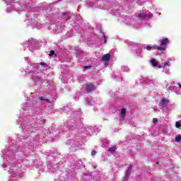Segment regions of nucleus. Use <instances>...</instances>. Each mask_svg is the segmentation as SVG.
<instances>
[{
  "label": "nucleus",
  "instance_id": "obj_22",
  "mask_svg": "<svg viewBox=\"0 0 181 181\" xmlns=\"http://www.w3.org/2000/svg\"><path fill=\"white\" fill-rule=\"evenodd\" d=\"M178 86H179L180 88H181V85H180V83H178Z\"/></svg>",
  "mask_w": 181,
  "mask_h": 181
},
{
  "label": "nucleus",
  "instance_id": "obj_9",
  "mask_svg": "<svg viewBox=\"0 0 181 181\" xmlns=\"http://www.w3.org/2000/svg\"><path fill=\"white\" fill-rule=\"evenodd\" d=\"M146 14L144 13H141L139 14V18L140 19H145V18H146Z\"/></svg>",
  "mask_w": 181,
  "mask_h": 181
},
{
  "label": "nucleus",
  "instance_id": "obj_14",
  "mask_svg": "<svg viewBox=\"0 0 181 181\" xmlns=\"http://www.w3.org/2000/svg\"><path fill=\"white\" fill-rule=\"evenodd\" d=\"M167 66H170V62H166L164 63V67H166Z\"/></svg>",
  "mask_w": 181,
  "mask_h": 181
},
{
  "label": "nucleus",
  "instance_id": "obj_12",
  "mask_svg": "<svg viewBox=\"0 0 181 181\" xmlns=\"http://www.w3.org/2000/svg\"><path fill=\"white\" fill-rule=\"evenodd\" d=\"M146 50H151V49H155V46H153V47H151V46H147L146 47Z\"/></svg>",
  "mask_w": 181,
  "mask_h": 181
},
{
  "label": "nucleus",
  "instance_id": "obj_16",
  "mask_svg": "<svg viewBox=\"0 0 181 181\" xmlns=\"http://www.w3.org/2000/svg\"><path fill=\"white\" fill-rule=\"evenodd\" d=\"M153 124H156V122H158V119L153 118Z\"/></svg>",
  "mask_w": 181,
  "mask_h": 181
},
{
  "label": "nucleus",
  "instance_id": "obj_7",
  "mask_svg": "<svg viewBox=\"0 0 181 181\" xmlns=\"http://www.w3.org/2000/svg\"><path fill=\"white\" fill-rule=\"evenodd\" d=\"M151 63L153 67H158V61H156V59H155L153 58L151 59Z\"/></svg>",
  "mask_w": 181,
  "mask_h": 181
},
{
  "label": "nucleus",
  "instance_id": "obj_8",
  "mask_svg": "<svg viewBox=\"0 0 181 181\" xmlns=\"http://www.w3.org/2000/svg\"><path fill=\"white\" fill-rule=\"evenodd\" d=\"M116 150H117V146H113L108 148L107 152H110L111 153H112V152H115Z\"/></svg>",
  "mask_w": 181,
  "mask_h": 181
},
{
  "label": "nucleus",
  "instance_id": "obj_1",
  "mask_svg": "<svg viewBox=\"0 0 181 181\" xmlns=\"http://www.w3.org/2000/svg\"><path fill=\"white\" fill-rule=\"evenodd\" d=\"M94 90H95V86H94V84L90 83V84L86 85L87 93H91V91H94Z\"/></svg>",
  "mask_w": 181,
  "mask_h": 181
},
{
  "label": "nucleus",
  "instance_id": "obj_13",
  "mask_svg": "<svg viewBox=\"0 0 181 181\" xmlns=\"http://www.w3.org/2000/svg\"><path fill=\"white\" fill-rule=\"evenodd\" d=\"M55 52L54 50H52L49 52V56L52 57V56H54Z\"/></svg>",
  "mask_w": 181,
  "mask_h": 181
},
{
  "label": "nucleus",
  "instance_id": "obj_10",
  "mask_svg": "<svg viewBox=\"0 0 181 181\" xmlns=\"http://www.w3.org/2000/svg\"><path fill=\"white\" fill-rule=\"evenodd\" d=\"M181 141V136H177L175 137V142H180Z\"/></svg>",
  "mask_w": 181,
  "mask_h": 181
},
{
  "label": "nucleus",
  "instance_id": "obj_11",
  "mask_svg": "<svg viewBox=\"0 0 181 181\" xmlns=\"http://www.w3.org/2000/svg\"><path fill=\"white\" fill-rule=\"evenodd\" d=\"M175 127H176V128H180V127H181V124H180V122H176V123H175Z\"/></svg>",
  "mask_w": 181,
  "mask_h": 181
},
{
  "label": "nucleus",
  "instance_id": "obj_20",
  "mask_svg": "<svg viewBox=\"0 0 181 181\" xmlns=\"http://www.w3.org/2000/svg\"><path fill=\"white\" fill-rule=\"evenodd\" d=\"M103 37L105 39V43H107V37H105V35H104Z\"/></svg>",
  "mask_w": 181,
  "mask_h": 181
},
{
  "label": "nucleus",
  "instance_id": "obj_23",
  "mask_svg": "<svg viewBox=\"0 0 181 181\" xmlns=\"http://www.w3.org/2000/svg\"><path fill=\"white\" fill-rule=\"evenodd\" d=\"M158 69H162V66H158Z\"/></svg>",
  "mask_w": 181,
  "mask_h": 181
},
{
  "label": "nucleus",
  "instance_id": "obj_17",
  "mask_svg": "<svg viewBox=\"0 0 181 181\" xmlns=\"http://www.w3.org/2000/svg\"><path fill=\"white\" fill-rule=\"evenodd\" d=\"M91 66H84L83 69H90Z\"/></svg>",
  "mask_w": 181,
  "mask_h": 181
},
{
  "label": "nucleus",
  "instance_id": "obj_4",
  "mask_svg": "<svg viewBox=\"0 0 181 181\" xmlns=\"http://www.w3.org/2000/svg\"><path fill=\"white\" fill-rule=\"evenodd\" d=\"M126 116H127V110L125 108H122L120 112V117L121 118H122V119H124V118H125Z\"/></svg>",
  "mask_w": 181,
  "mask_h": 181
},
{
  "label": "nucleus",
  "instance_id": "obj_2",
  "mask_svg": "<svg viewBox=\"0 0 181 181\" xmlns=\"http://www.w3.org/2000/svg\"><path fill=\"white\" fill-rule=\"evenodd\" d=\"M110 58H111V54H105L103 55V57H102V60H103V62H109Z\"/></svg>",
  "mask_w": 181,
  "mask_h": 181
},
{
  "label": "nucleus",
  "instance_id": "obj_3",
  "mask_svg": "<svg viewBox=\"0 0 181 181\" xmlns=\"http://www.w3.org/2000/svg\"><path fill=\"white\" fill-rule=\"evenodd\" d=\"M168 43H169V40L168 38H164L161 40L160 46L166 47V45H168Z\"/></svg>",
  "mask_w": 181,
  "mask_h": 181
},
{
  "label": "nucleus",
  "instance_id": "obj_18",
  "mask_svg": "<svg viewBox=\"0 0 181 181\" xmlns=\"http://www.w3.org/2000/svg\"><path fill=\"white\" fill-rule=\"evenodd\" d=\"M40 66H46V63L45 62H40Z\"/></svg>",
  "mask_w": 181,
  "mask_h": 181
},
{
  "label": "nucleus",
  "instance_id": "obj_21",
  "mask_svg": "<svg viewBox=\"0 0 181 181\" xmlns=\"http://www.w3.org/2000/svg\"><path fill=\"white\" fill-rule=\"evenodd\" d=\"M45 101H46L47 103H50V100L49 99H45Z\"/></svg>",
  "mask_w": 181,
  "mask_h": 181
},
{
  "label": "nucleus",
  "instance_id": "obj_6",
  "mask_svg": "<svg viewBox=\"0 0 181 181\" xmlns=\"http://www.w3.org/2000/svg\"><path fill=\"white\" fill-rule=\"evenodd\" d=\"M154 49H156L157 50H160V52L163 50H166V47L161 45V47L158 46H154Z\"/></svg>",
  "mask_w": 181,
  "mask_h": 181
},
{
  "label": "nucleus",
  "instance_id": "obj_19",
  "mask_svg": "<svg viewBox=\"0 0 181 181\" xmlns=\"http://www.w3.org/2000/svg\"><path fill=\"white\" fill-rule=\"evenodd\" d=\"M39 100H40L41 101H45L46 99L42 98V97H40L39 98Z\"/></svg>",
  "mask_w": 181,
  "mask_h": 181
},
{
  "label": "nucleus",
  "instance_id": "obj_15",
  "mask_svg": "<svg viewBox=\"0 0 181 181\" xmlns=\"http://www.w3.org/2000/svg\"><path fill=\"white\" fill-rule=\"evenodd\" d=\"M95 153H97V151H95V150H93V151H91V155H92V156H94V155H95Z\"/></svg>",
  "mask_w": 181,
  "mask_h": 181
},
{
  "label": "nucleus",
  "instance_id": "obj_5",
  "mask_svg": "<svg viewBox=\"0 0 181 181\" xmlns=\"http://www.w3.org/2000/svg\"><path fill=\"white\" fill-rule=\"evenodd\" d=\"M161 105H168L169 104V100L166 98H163L162 100L160 102Z\"/></svg>",
  "mask_w": 181,
  "mask_h": 181
}]
</instances>
